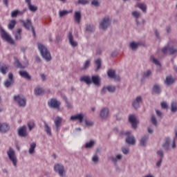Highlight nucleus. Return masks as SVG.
Listing matches in <instances>:
<instances>
[{
  "label": "nucleus",
  "instance_id": "f257e3e1",
  "mask_svg": "<svg viewBox=\"0 0 177 177\" xmlns=\"http://www.w3.org/2000/svg\"><path fill=\"white\" fill-rule=\"evenodd\" d=\"M37 46L44 59H45L47 62H50L52 57H50V53H49L48 48H46V46L42 44H37Z\"/></svg>",
  "mask_w": 177,
  "mask_h": 177
},
{
  "label": "nucleus",
  "instance_id": "f03ea898",
  "mask_svg": "<svg viewBox=\"0 0 177 177\" xmlns=\"http://www.w3.org/2000/svg\"><path fill=\"white\" fill-rule=\"evenodd\" d=\"M70 120L71 121H78L80 124L84 122L85 125L89 126V122L87 121L86 118L82 113H78L71 116Z\"/></svg>",
  "mask_w": 177,
  "mask_h": 177
},
{
  "label": "nucleus",
  "instance_id": "7ed1b4c3",
  "mask_svg": "<svg viewBox=\"0 0 177 177\" xmlns=\"http://www.w3.org/2000/svg\"><path fill=\"white\" fill-rule=\"evenodd\" d=\"M7 156L14 167H17V156H16V152L12 147H10L7 151Z\"/></svg>",
  "mask_w": 177,
  "mask_h": 177
},
{
  "label": "nucleus",
  "instance_id": "20e7f679",
  "mask_svg": "<svg viewBox=\"0 0 177 177\" xmlns=\"http://www.w3.org/2000/svg\"><path fill=\"white\" fill-rule=\"evenodd\" d=\"M131 134H132V132L131 131H126L124 133L125 136H127L125 139V142L126 143H127V145L133 146L136 145V138H135V136H132Z\"/></svg>",
  "mask_w": 177,
  "mask_h": 177
},
{
  "label": "nucleus",
  "instance_id": "39448f33",
  "mask_svg": "<svg viewBox=\"0 0 177 177\" xmlns=\"http://www.w3.org/2000/svg\"><path fill=\"white\" fill-rule=\"evenodd\" d=\"M0 32H1V38H3L6 42L8 44H10V45H14L15 44V41H13V39H12V37L9 35L6 31L2 28H0Z\"/></svg>",
  "mask_w": 177,
  "mask_h": 177
},
{
  "label": "nucleus",
  "instance_id": "423d86ee",
  "mask_svg": "<svg viewBox=\"0 0 177 177\" xmlns=\"http://www.w3.org/2000/svg\"><path fill=\"white\" fill-rule=\"evenodd\" d=\"M54 171L59 174V176L64 177V174H66V169H64V166L60 163H57L54 165Z\"/></svg>",
  "mask_w": 177,
  "mask_h": 177
},
{
  "label": "nucleus",
  "instance_id": "0eeeda50",
  "mask_svg": "<svg viewBox=\"0 0 177 177\" xmlns=\"http://www.w3.org/2000/svg\"><path fill=\"white\" fill-rule=\"evenodd\" d=\"M21 23L23 24L24 27L26 30H30V28H31L32 34L34 37H35V30H34V27H32V23L30 19H26V21L21 20Z\"/></svg>",
  "mask_w": 177,
  "mask_h": 177
},
{
  "label": "nucleus",
  "instance_id": "6e6552de",
  "mask_svg": "<svg viewBox=\"0 0 177 177\" xmlns=\"http://www.w3.org/2000/svg\"><path fill=\"white\" fill-rule=\"evenodd\" d=\"M129 122L131 124V127L133 129H136V128H138V124L139 122H138V119L135 115H129Z\"/></svg>",
  "mask_w": 177,
  "mask_h": 177
},
{
  "label": "nucleus",
  "instance_id": "1a4fd4ad",
  "mask_svg": "<svg viewBox=\"0 0 177 177\" xmlns=\"http://www.w3.org/2000/svg\"><path fill=\"white\" fill-rule=\"evenodd\" d=\"M18 136L20 138H27L28 133H27V126L24 125L18 129Z\"/></svg>",
  "mask_w": 177,
  "mask_h": 177
},
{
  "label": "nucleus",
  "instance_id": "9d476101",
  "mask_svg": "<svg viewBox=\"0 0 177 177\" xmlns=\"http://www.w3.org/2000/svg\"><path fill=\"white\" fill-rule=\"evenodd\" d=\"M14 100L18 103L20 107H24V106H26V98H24L19 95L14 96Z\"/></svg>",
  "mask_w": 177,
  "mask_h": 177
},
{
  "label": "nucleus",
  "instance_id": "9b49d317",
  "mask_svg": "<svg viewBox=\"0 0 177 177\" xmlns=\"http://www.w3.org/2000/svg\"><path fill=\"white\" fill-rule=\"evenodd\" d=\"M109 26L110 18L109 17L104 18L100 24V28H102V30H106V28H107V27H109Z\"/></svg>",
  "mask_w": 177,
  "mask_h": 177
},
{
  "label": "nucleus",
  "instance_id": "f8f14e48",
  "mask_svg": "<svg viewBox=\"0 0 177 177\" xmlns=\"http://www.w3.org/2000/svg\"><path fill=\"white\" fill-rule=\"evenodd\" d=\"M108 159L109 160V161H111V162L114 163L115 165H117V162H118V161L122 160V155L118 154L115 156H111L108 158Z\"/></svg>",
  "mask_w": 177,
  "mask_h": 177
},
{
  "label": "nucleus",
  "instance_id": "ddd939ff",
  "mask_svg": "<svg viewBox=\"0 0 177 177\" xmlns=\"http://www.w3.org/2000/svg\"><path fill=\"white\" fill-rule=\"evenodd\" d=\"M48 106L53 109H59L60 106V102L57 101L56 99H51L48 102Z\"/></svg>",
  "mask_w": 177,
  "mask_h": 177
},
{
  "label": "nucleus",
  "instance_id": "4468645a",
  "mask_svg": "<svg viewBox=\"0 0 177 177\" xmlns=\"http://www.w3.org/2000/svg\"><path fill=\"white\" fill-rule=\"evenodd\" d=\"M92 82L95 86H100V77L97 75L93 76L91 80H89V84H91Z\"/></svg>",
  "mask_w": 177,
  "mask_h": 177
},
{
  "label": "nucleus",
  "instance_id": "2eb2a0df",
  "mask_svg": "<svg viewBox=\"0 0 177 177\" xmlns=\"http://www.w3.org/2000/svg\"><path fill=\"white\" fill-rule=\"evenodd\" d=\"M62 119L59 116H57L54 120L55 131L57 132H59V129L62 127Z\"/></svg>",
  "mask_w": 177,
  "mask_h": 177
},
{
  "label": "nucleus",
  "instance_id": "dca6fc26",
  "mask_svg": "<svg viewBox=\"0 0 177 177\" xmlns=\"http://www.w3.org/2000/svg\"><path fill=\"white\" fill-rule=\"evenodd\" d=\"M162 53H164V55H167V53H168V52H169L170 55H174L175 53H176L177 50L174 49L173 47H165L162 48Z\"/></svg>",
  "mask_w": 177,
  "mask_h": 177
},
{
  "label": "nucleus",
  "instance_id": "f3484780",
  "mask_svg": "<svg viewBox=\"0 0 177 177\" xmlns=\"http://www.w3.org/2000/svg\"><path fill=\"white\" fill-rule=\"evenodd\" d=\"M108 76L109 77V78H113V80H115V81H121V78L120 77V76H117L115 75V71L109 70L108 71Z\"/></svg>",
  "mask_w": 177,
  "mask_h": 177
},
{
  "label": "nucleus",
  "instance_id": "a211bd4d",
  "mask_svg": "<svg viewBox=\"0 0 177 177\" xmlns=\"http://www.w3.org/2000/svg\"><path fill=\"white\" fill-rule=\"evenodd\" d=\"M142 97H137L136 99L132 103L133 107H134V109H139V107L140 106V103H142Z\"/></svg>",
  "mask_w": 177,
  "mask_h": 177
},
{
  "label": "nucleus",
  "instance_id": "6ab92c4d",
  "mask_svg": "<svg viewBox=\"0 0 177 177\" xmlns=\"http://www.w3.org/2000/svg\"><path fill=\"white\" fill-rule=\"evenodd\" d=\"M10 128L9 124L6 123H0V132H1V133H6Z\"/></svg>",
  "mask_w": 177,
  "mask_h": 177
},
{
  "label": "nucleus",
  "instance_id": "aec40b11",
  "mask_svg": "<svg viewBox=\"0 0 177 177\" xmlns=\"http://www.w3.org/2000/svg\"><path fill=\"white\" fill-rule=\"evenodd\" d=\"M68 38L69 39V44L73 46V48H75V46H77L78 43L77 41H74V37H73V33L69 32L68 35Z\"/></svg>",
  "mask_w": 177,
  "mask_h": 177
},
{
  "label": "nucleus",
  "instance_id": "412c9836",
  "mask_svg": "<svg viewBox=\"0 0 177 177\" xmlns=\"http://www.w3.org/2000/svg\"><path fill=\"white\" fill-rule=\"evenodd\" d=\"M171 143V138L169 137L166 138L165 143L162 145V147L166 150V151H169V145Z\"/></svg>",
  "mask_w": 177,
  "mask_h": 177
},
{
  "label": "nucleus",
  "instance_id": "4be33fe9",
  "mask_svg": "<svg viewBox=\"0 0 177 177\" xmlns=\"http://www.w3.org/2000/svg\"><path fill=\"white\" fill-rule=\"evenodd\" d=\"M147 140H149V135H145L142 137H141V139L140 140V146H142V147H146Z\"/></svg>",
  "mask_w": 177,
  "mask_h": 177
},
{
  "label": "nucleus",
  "instance_id": "5701e85b",
  "mask_svg": "<svg viewBox=\"0 0 177 177\" xmlns=\"http://www.w3.org/2000/svg\"><path fill=\"white\" fill-rule=\"evenodd\" d=\"M44 131L48 135V136H52V129L49 127V125L47 124L46 122H44Z\"/></svg>",
  "mask_w": 177,
  "mask_h": 177
},
{
  "label": "nucleus",
  "instance_id": "b1692460",
  "mask_svg": "<svg viewBox=\"0 0 177 177\" xmlns=\"http://www.w3.org/2000/svg\"><path fill=\"white\" fill-rule=\"evenodd\" d=\"M106 91H109L111 93L115 92V86H107V87H104L102 90V93H106Z\"/></svg>",
  "mask_w": 177,
  "mask_h": 177
},
{
  "label": "nucleus",
  "instance_id": "393cba45",
  "mask_svg": "<svg viewBox=\"0 0 177 177\" xmlns=\"http://www.w3.org/2000/svg\"><path fill=\"white\" fill-rule=\"evenodd\" d=\"M74 19H75V21H76V23L77 24H80V23L81 21V12H75Z\"/></svg>",
  "mask_w": 177,
  "mask_h": 177
},
{
  "label": "nucleus",
  "instance_id": "a878e982",
  "mask_svg": "<svg viewBox=\"0 0 177 177\" xmlns=\"http://www.w3.org/2000/svg\"><path fill=\"white\" fill-rule=\"evenodd\" d=\"M19 75L22 77V78H26V80H31V76L26 71H19Z\"/></svg>",
  "mask_w": 177,
  "mask_h": 177
},
{
  "label": "nucleus",
  "instance_id": "bb28decb",
  "mask_svg": "<svg viewBox=\"0 0 177 177\" xmlns=\"http://www.w3.org/2000/svg\"><path fill=\"white\" fill-rule=\"evenodd\" d=\"M174 82H175V79L172 78V76L170 75L166 77L165 84L167 85H172Z\"/></svg>",
  "mask_w": 177,
  "mask_h": 177
},
{
  "label": "nucleus",
  "instance_id": "cd10ccee",
  "mask_svg": "<svg viewBox=\"0 0 177 177\" xmlns=\"http://www.w3.org/2000/svg\"><path fill=\"white\" fill-rule=\"evenodd\" d=\"M35 147H37V144L35 142H32L28 151L29 154H33L34 151H35Z\"/></svg>",
  "mask_w": 177,
  "mask_h": 177
},
{
  "label": "nucleus",
  "instance_id": "c85d7f7f",
  "mask_svg": "<svg viewBox=\"0 0 177 177\" xmlns=\"http://www.w3.org/2000/svg\"><path fill=\"white\" fill-rule=\"evenodd\" d=\"M156 154L158 159L164 160V151L162 149H158Z\"/></svg>",
  "mask_w": 177,
  "mask_h": 177
},
{
  "label": "nucleus",
  "instance_id": "c756f323",
  "mask_svg": "<svg viewBox=\"0 0 177 177\" xmlns=\"http://www.w3.org/2000/svg\"><path fill=\"white\" fill-rule=\"evenodd\" d=\"M151 122L154 125V127L158 126V121L157 120V118H156V115H153L151 118Z\"/></svg>",
  "mask_w": 177,
  "mask_h": 177
},
{
  "label": "nucleus",
  "instance_id": "7c9ffc66",
  "mask_svg": "<svg viewBox=\"0 0 177 177\" xmlns=\"http://www.w3.org/2000/svg\"><path fill=\"white\" fill-rule=\"evenodd\" d=\"M15 26H16V21L12 19L10 21V23L8 25V28L9 30H13L15 28Z\"/></svg>",
  "mask_w": 177,
  "mask_h": 177
},
{
  "label": "nucleus",
  "instance_id": "2f4dec72",
  "mask_svg": "<svg viewBox=\"0 0 177 177\" xmlns=\"http://www.w3.org/2000/svg\"><path fill=\"white\" fill-rule=\"evenodd\" d=\"M100 117L102 120H104L109 117V111H101L100 113Z\"/></svg>",
  "mask_w": 177,
  "mask_h": 177
},
{
  "label": "nucleus",
  "instance_id": "473e14b6",
  "mask_svg": "<svg viewBox=\"0 0 177 177\" xmlns=\"http://www.w3.org/2000/svg\"><path fill=\"white\" fill-rule=\"evenodd\" d=\"M15 37L16 39H21V28L17 29L15 34Z\"/></svg>",
  "mask_w": 177,
  "mask_h": 177
},
{
  "label": "nucleus",
  "instance_id": "72a5a7b5",
  "mask_svg": "<svg viewBox=\"0 0 177 177\" xmlns=\"http://www.w3.org/2000/svg\"><path fill=\"white\" fill-rule=\"evenodd\" d=\"M23 13L24 12L19 11V10H15L11 12V16L12 17H17L18 15H23Z\"/></svg>",
  "mask_w": 177,
  "mask_h": 177
},
{
  "label": "nucleus",
  "instance_id": "f704fd0d",
  "mask_svg": "<svg viewBox=\"0 0 177 177\" xmlns=\"http://www.w3.org/2000/svg\"><path fill=\"white\" fill-rule=\"evenodd\" d=\"M81 82H85L87 85H89V76H82L80 77Z\"/></svg>",
  "mask_w": 177,
  "mask_h": 177
},
{
  "label": "nucleus",
  "instance_id": "c9c22d12",
  "mask_svg": "<svg viewBox=\"0 0 177 177\" xmlns=\"http://www.w3.org/2000/svg\"><path fill=\"white\" fill-rule=\"evenodd\" d=\"M27 125L29 131H32L35 127V124L32 121L28 122Z\"/></svg>",
  "mask_w": 177,
  "mask_h": 177
},
{
  "label": "nucleus",
  "instance_id": "e433bc0d",
  "mask_svg": "<svg viewBox=\"0 0 177 177\" xmlns=\"http://www.w3.org/2000/svg\"><path fill=\"white\" fill-rule=\"evenodd\" d=\"M153 92H154V93H161V89L160 88V86L159 85L153 86Z\"/></svg>",
  "mask_w": 177,
  "mask_h": 177
},
{
  "label": "nucleus",
  "instance_id": "4c0bfd02",
  "mask_svg": "<svg viewBox=\"0 0 177 177\" xmlns=\"http://www.w3.org/2000/svg\"><path fill=\"white\" fill-rule=\"evenodd\" d=\"M35 95H42V93H44V89L39 87H36L35 89Z\"/></svg>",
  "mask_w": 177,
  "mask_h": 177
},
{
  "label": "nucleus",
  "instance_id": "58836bf2",
  "mask_svg": "<svg viewBox=\"0 0 177 177\" xmlns=\"http://www.w3.org/2000/svg\"><path fill=\"white\" fill-rule=\"evenodd\" d=\"M138 8L141 9V10H142V12H146V10L147 9V6L145 3L138 4Z\"/></svg>",
  "mask_w": 177,
  "mask_h": 177
},
{
  "label": "nucleus",
  "instance_id": "ea45409f",
  "mask_svg": "<svg viewBox=\"0 0 177 177\" xmlns=\"http://www.w3.org/2000/svg\"><path fill=\"white\" fill-rule=\"evenodd\" d=\"M0 71L2 73V74H6V72L8 71V66L3 65L0 67Z\"/></svg>",
  "mask_w": 177,
  "mask_h": 177
},
{
  "label": "nucleus",
  "instance_id": "a19ab883",
  "mask_svg": "<svg viewBox=\"0 0 177 177\" xmlns=\"http://www.w3.org/2000/svg\"><path fill=\"white\" fill-rule=\"evenodd\" d=\"M14 64L15 67H17V68H24L23 65H21V64H20V62H19V59H16Z\"/></svg>",
  "mask_w": 177,
  "mask_h": 177
},
{
  "label": "nucleus",
  "instance_id": "79ce46f5",
  "mask_svg": "<svg viewBox=\"0 0 177 177\" xmlns=\"http://www.w3.org/2000/svg\"><path fill=\"white\" fill-rule=\"evenodd\" d=\"M28 6V9L31 11V12H37V10H38V8L35 6H32V4H30Z\"/></svg>",
  "mask_w": 177,
  "mask_h": 177
},
{
  "label": "nucleus",
  "instance_id": "37998d69",
  "mask_svg": "<svg viewBox=\"0 0 177 177\" xmlns=\"http://www.w3.org/2000/svg\"><path fill=\"white\" fill-rule=\"evenodd\" d=\"M95 66H97V70H99L102 67V59H97L95 61Z\"/></svg>",
  "mask_w": 177,
  "mask_h": 177
},
{
  "label": "nucleus",
  "instance_id": "c03bdc74",
  "mask_svg": "<svg viewBox=\"0 0 177 177\" xmlns=\"http://www.w3.org/2000/svg\"><path fill=\"white\" fill-rule=\"evenodd\" d=\"M138 46H139V43H136L135 41L130 43V48L131 49H136Z\"/></svg>",
  "mask_w": 177,
  "mask_h": 177
},
{
  "label": "nucleus",
  "instance_id": "a18cd8bd",
  "mask_svg": "<svg viewBox=\"0 0 177 177\" xmlns=\"http://www.w3.org/2000/svg\"><path fill=\"white\" fill-rule=\"evenodd\" d=\"M88 2H89V1H88V0H78L77 1V3L78 5H86L88 3Z\"/></svg>",
  "mask_w": 177,
  "mask_h": 177
},
{
  "label": "nucleus",
  "instance_id": "49530a36",
  "mask_svg": "<svg viewBox=\"0 0 177 177\" xmlns=\"http://www.w3.org/2000/svg\"><path fill=\"white\" fill-rule=\"evenodd\" d=\"M68 13H71V11L62 10L59 12V16L60 17H63V16H66V15H68Z\"/></svg>",
  "mask_w": 177,
  "mask_h": 177
},
{
  "label": "nucleus",
  "instance_id": "de8ad7c7",
  "mask_svg": "<svg viewBox=\"0 0 177 177\" xmlns=\"http://www.w3.org/2000/svg\"><path fill=\"white\" fill-rule=\"evenodd\" d=\"M151 60H152L153 62L156 66H160V62H159L157 59L154 58V56H153V55L151 56Z\"/></svg>",
  "mask_w": 177,
  "mask_h": 177
},
{
  "label": "nucleus",
  "instance_id": "09e8293b",
  "mask_svg": "<svg viewBox=\"0 0 177 177\" xmlns=\"http://www.w3.org/2000/svg\"><path fill=\"white\" fill-rule=\"evenodd\" d=\"M92 161L93 162H94V164H97V162H99V156L97 155H95L93 158H92Z\"/></svg>",
  "mask_w": 177,
  "mask_h": 177
},
{
  "label": "nucleus",
  "instance_id": "8fccbe9b",
  "mask_svg": "<svg viewBox=\"0 0 177 177\" xmlns=\"http://www.w3.org/2000/svg\"><path fill=\"white\" fill-rule=\"evenodd\" d=\"M177 110V102H173L171 103V111H176Z\"/></svg>",
  "mask_w": 177,
  "mask_h": 177
},
{
  "label": "nucleus",
  "instance_id": "3c124183",
  "mask_svg": "<svg viewBox=\"0 0 177 177\" xmlns=\"http://www.w3.org/2000/svg\"><path fill=\"white\" fill-rule=\"evenodd\" d=\"M13 84V81L12 80H6L4 83V85L6 88H9Z\"/></svg>",
  "mask_w": 177,
  "mask_h": 177
},
{
  "label": "nucleus",
  "instance_id": "603ef678",
  "mask_svg": "<svg viewBox=\"0 0 177 177\" xmlns=\"http://www.w3.org/2000/svg\"><path fill=\"white\" fill-rule=\"evenodd\" d=\"M122 151L123 154H125L127 156V154H128L129 153V148L122 147Z\"/></svg>",
  "mask_w": 177,
  "mask_h": 177
},
{
  "label": "nucleus",
  "instance_id": "864d4df0",
  "mask_svg": "<svg viewBox=\"0 0 177 177\" xmlns=\"http://www.w3.org/2000/svg\"><path fill=\"white\" fill-rule=\"evenodd\" d=\"M132 15H133V17H136V19L140 17V12H139L134 11L132 12Z\"/></svg>",
  "mask_w": 177,
  "mask_h": 177
},
{
  "label": "nucleus",
  "instance_id": "5fc2aeb1",
  "mask_svg": "<svg viewBox=\"0 0 177 177\" xmlns=\"http://www.w3.org/2000/svg\"><path fill=\"white\" fill-rule=\"evenodd\" d=\"M164 159H158V161L156 162V167H158V168H160V167H161V164H162V160Z\"/></svg>",
  "mask_w": 177,
  "mask_h": 177
},
{
  "label": "nucleus",
  "instance_id": "6e6d98bb",
  "mask_svg": "<svg viewBox=\"0 0 177 177\" xmlns=\"http://www.w3.org/2000/svg\"><path fill=\"white\" fill-rule=\"evenodd\" d=\"M95 140H91L89 141V149H92V147H93V146H95Z\"/></svg>",
  "mask_w": 177,
  "mask_h": 177
},
{
  "label": "nucleus",
  "instance_id": "4d7b16f0",
  "mask_svg": "<svg viewBox=\"0 0 177 177\" xmlns=\"http://www.w3.org/2000/svg\"><path fill=\"white\" fill-rule=\"evenodd\" d=\"M161 107L162 109H168V104L165 102H161Z\"/></svg>",
  "mask_w": 177,
  "mask_h": 177
},
{
  "label": "nucleus",
  "instance_id": "13d9d810",
  "mask_svg": "<svg viewBox=\"0 0 177 177\" xmlns=\"http://www.w3.org/2000/svg\"><path fill=\"white\" fill-rule=\"evenodd\" d=\"M66 107H68V109H71V107H73L71 102H68L67 100H66Z\"/></svg>",
  "mask_w": 177,
  "mask_h": 177
},
{
  "label": "nucleus",
  "instance_id": "bf43d9fd",
  "mask_svg": "<svg viewBox=\"0 0 177 177\" xmlns=\"http://www.w3.org/2000/svg\"><path fill=\"white\" fill-rule=\"evenodd\" d=\"M91 5H93V6H99V1L97 0H93L91 3Z\"/></svg>",
  "mask_w": 177,
  "mask_h": 177
},
{
  "label": "nucleus",
  "instance_id": "052dcab7",
  "mask_svg": "<svg viewBox=\"0 0 177 177\" xmlns=\"http://www.w3.org/2000/svg\"><path fill=\"white\" fill-rule=\"evenodd\" d=\"M151 74V71L150 70H148L147 71V73H144V77H149V75H150Z\"/></svg>",
  "mask_w": 177,
  "mask_h": 177
},
{
  "label": "nucleus",
  "instance_id": "680f3d73",
  "mask_svg": "<svg viewBox=\"0 0 177 177\" xmlns=\"http://www.w3.org/2000/svg\"><path fill=\"white\" fill-rule=\"evenodd\" d=\"M156 114H157L158 117H160V118H162V112L156 111Z\"/></svg>",
  "mask_w": 177,
  "mask_h": 177
},
{
  "label": "nucleus",
  "instance_id": "e2e57ef3",
  "mask_svg": "<svg viewBox=\"0 0 177 177\" xmlns=\"http://www.w3.org/2000/svg\"><path fill=\"white\" fill-rule=\"evenodd\" d=\"M89 66V60H86L84 65V68H86Z\"/></svg>",
  "mask_w": 177,
  "mask_h": 177
},
{
  "label": "nucleus",
  "instance_id": "0e129e2a",
  "mask_svg": "<svg viewBox=\"0 0 177 177\" xmlns=\"http://www.w3.org/2000/svg\"><path fill=\"white\" fill-rule=\"evenodd\" d=\"M8 78H9L10 81H13V74L9 73Z\"/></svg>",
  "mask_w": 177,
  "mask_h": 177
},
{
  "label": "nucleus",
  "instance_id": "69168bd1",
  "mask_svg": "<svg viewBox=\"0 0 177 177\" xmlns=\"http://www.w3.org/2000/svg\"><path fill=\"white\" fill-rule=\"evenodd\" d=\"M148 132H149V133H153V129L148 127Z\"/></svg>",
  "mask_w": 177,
  "mask_h": 177
},
{
  "label": "nucleus",
  "instance_id": "338daca9",
  "mask_svg": "<svg viewBox=\"0 0 177 177\" xmlns=\"http://www.w3.org/2000/svg\"><path fill=\"white\" fill-rule=\"evenodd\" d=\"M172 148L173 149H176V144H175V139L173 140Z\"/></svg>",
  "mask_w": 177,
  "mask_h": 177
},
{
  "label": "nucleus",
  "instance_id": "774afa93",
  "mask_svg": "<svg viewBox=\"0 0 177 177\" xmlns=\"http://www.w3.org/2000/svg\"><path fill=\"white\" fill-rule=\"evenodd\" d=\"M102 53V50L100 48L97 49V55H100Z\"/></svg>",
  "mask_w": 177,
  "mask_h": 177
}]
</instances>
